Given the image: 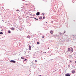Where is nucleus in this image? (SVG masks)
Segmentation results:
<instances>
[{
    "mask_svg": "<svg viewBox=\"0 0 76 76\" xmlns=\"http://www.w3.org/2000/svg\"><path fill=\"white\" fill-rule=\"evenodd\" d=\"M27 23H29V22H27Z\"/></svg>",
    "mask_w": 76,
    "mask_h": 76,
    "instance_id": "obj_43",
    "label": "nucleus"
},
{
    "mask_svg": "<svg viewBox=\"0 0 76 76\" xmlns=\"http://www.w3.org/2000/svg\"><path fill=\"white\" fill-rule=\"evenodd\" d=\"M3 31V30H1V31Z\"/></svg>",
    "mask_w": 76,
    "mask_h": 76,
    "instance_id": "obj_36",
    "label": "nucleus"
},
{
    "mask_svg": "<svg viewBox=\"0 0 76 76\" xmlns=\"http://www.w3.org/2000/svg\"><path fill=\"white\" fill-rule=\"evenodd\" d=\"M36 50H38V48H36Z\"/></svg>",
    "mask_w": 76,
    "mask_h": 76,
    "instance_id": "obj_23",
    "label": "nucleus"
},
{
    "mask_svg": "<svg viewBox=\"0 0 76 76\" xmlns=\"http://www.w3.org/2000/svg\"><path fill=\"white\" fill-rule=\"evenodd\" d=\"M37 44L38 45V41L37 42Z\"/></svg>",
    "mask_w": 76,
    "mask_h": 76,
    "instance_id": "obj_26",
    "label": "nucleus"
},
{
    "mask_svg": "<svg viewBox=\"0 0 76 76\" xmlns=\"http://www.w3.org/2000/svg\"><path fill=\"white\" fill-rule=\"evenodd\" d=\"M28 47L29 49V50H31V45H29Z\"/></svg>",
    "mask_w": 76,
    "mask_h": 76,
    "instance_id": "obj_4",
    "label": "nucleus"
},
{
    "mask_svg": "<svg viewBox=\"0 0 76 76\" xmlns=\"http://www.w3.org/2000/svg\"><path fill=\"white\" fill-rule=\"evenodd\" d=\"M35 42V40H34L33 41V42Z\"/></svg>",
    "mask_w": 76,
    "mask_h": 76,
    "instance_id": "obj_29",
    "label": "nucleus"
},
{
    "mask_svg": "<svg viewBox=\"0 0 76 76\" xmlns=\"http://www.w3.org/2000/svg\"><path fill=\"white\" fill-rule=\"evenodd\" d=\"M23 1H24V0H23Z\"/></svg>",
    "mask_w": 76,
    "mask_h": 76,
    "instance_id": "obj_40",
    "label": "nucleus"
},
{
    "mask_svg": "<svg viewBox=\"0 0 76 76\" xmlns=\"http://www.w3.org/2000/svg\"><path fill=\"white\" fill-rule=\"evenodd\" d=\"M7 10H9V9H7Z\"/></svg>",
    "mask_w": 76,
    "mask_h": 76,
    "instance_id": "obj_28",
    "label": "nucleus"
},
{
    "mask_svg": "<svg viewBox=\"0 0 76 76\" xmlns=\"http://www.w3.org/2000/svg\"><path fill=\"white\" fill-rule=\"evenodd\" d=\"M75 1H72V3H75Z\"/></svg>",
    "mask_w": 76,
    "mask_h": 76,
    "instance_id": "obj_22",
    "label": "nucleus"
},
{
    "mask_svg": "<svg viewBox=\"0 0 76 76\" xmlns=\"http://www.w3.org/2000/svg\"><path fill=\"white\" fill-rule=\"evenodd\" d=\"M45 53H46V52H45Z\"/></svg>",
    "mask_w": 76,
    "mask_h": 76,
    "instance_id": "obj_44",
    "label": "nucleus"
},
{
    "mask_svg": "<svg viewBox=\"0 0 76 76\" xmlns=\"http://www.w3.org/2000/svg\"><path fill=\"white\" fill-rule=\"evenodd\" d=\"M8 33H9V34H10V33H11V31H10L9 30L8 31Z\"/></svg>",
    "mask_w": 76,
    "mask_h": 76,
    "instance_id": "obj_7",
    "label": "nucleus"
},
{
    "mask_svg": "<svg viewBox=\"0 0 76 76\" xmlns=\"http://www.w3.org/2000/svg\"><path fill=\"white\" fill-rule=\"evenodd\" d=\"M23 60V61H26V60H27V59H25V60Z\"/></svg>",
    "mask_w": 76,
    "mask_h": 76,
    "instance_id": "obj_21",
    "label": "nucleus"
},
{
    "mask_svg": "<svg viewBox=\"0 0 76 76\" xmlns=\"http://www.w3.org/2000/svg\"><path fill=\"white\" fill-rule=\"evenodd\" d=\"M10 62L11 63H15L16 62L15 60H12L10 61Z\"/></svg>",
    "mask_w": 76,
    "mask_h": 76,
    "instance_id": "obj_1",
    "label": "nucleus"
},
{
    "mask_svg": "<svg viewBox=\"0 0 76 76\" xmlns=\"http://www.w3.org/2000/svg\"><path fill=\"white\" fill-rule=\"evenodd\" d=\"M46 23H47V22H46Z\"/></svg>",
    "mask_w": 76,
    "mask_h": 76,
    "instance_id": "obj_41",
    "label": "nucleus"
},
{
    "mask_svg": "<svg viewBox=\"0 0 76 76\" xmlns=\"http://www.w3.org/2000/svg\"><path fill=\"white\" fill-rule=\"evenodd\" d=\"M36 56H37V57H38V52L37 51L36 52Z\"/></svg>",
    "mask_w": 76,
    "mask_h": 76,
    "instance_id": "obj_2",
    "label": "nucleus"
},
{
    "mask_svg": "<svg viewBox=\"0 0 76 76\" xmlns=\"http://www.w3.org/2000/svg\"><path fill=\"white\" fill-rule=\"evenodd\" d=\"M34 19L35 20H38V19L37 18H34Z\"/></svg>",
    "mask_w": 76,
    "mask_h": 76,
    "instance_id": "obj_14",
    "label": "nucleus"
},
{
    "mask_svg": "<svg viewBox=\"0 0 76 76\" xmlns=\"http://www.w3.org/2000/svg\"><path fill=\"white\" fill-rule=\"evenodd\" d=\"M34 15H32V17L31 18H34Z\"/></svg>",
    "mask_w": 76,
    "mask_h": 76,
    "instance_id": "obj_12",
    "label": "nucleus"
},
{
    "mask_svg": "<svg viewBox=\"0 0 76 76\" xmlns=\"http://www.w3.org/2000/svg\"><path fill=\"white\" fill-rule=\"evenodd\" d=\"M43 19H45V17H44V14H43Z\"/></svg>",
    "mask_w": 76,
    "mask_h": 76,
    "instance_id": "obj_15",
    "label": "nucleus"
},
{
    "mask_svg": "<svg viewBox=\"0 0 76 76\" xmlns=\"http://www.w3.org/2000/svg\"><path fill=\"white\" fill-rule=\"evenodd\" d=\"M39 13H39V12H38V15H39Z\"/></svg>",
    "mask_w": 76,
    "mask_h": 76,
    "instance_id": "obj_27",
    "label": "nucleus"
},
{
    "mask_svg": "<svg viewBox=\"0 0 76 76\" xmlns=\"http://www.w3.org/2000/svg\"><path fill=\"white\" fill-rule=\"evenodd\" d=\"M29 15H32V14H31V13H29Z\"/></svg>",
    "mask_w": 76,
    "mask_h": 76,
    "instance_id": "obj_25",
    "label": "nucleus"
},
{
    "mask_svg": "<svg viewBox=\"0 0 76 76\" xmlns=\"http://www.w3.org/2000/svg\"><path fill=\"white\" fill-rule=\"evenodd\" d=\"M24 58L25 57H21V59H24Z\"/></svg>",
    "mask_w": 76,
    "mask_h": 76,
    "instance_id": "obj_17",
    "label": "nucleus"
},
{
    "mask_svg": "<svg viewBox=\"0 0 76 76\" xmlns=\"http://www.w3.org/2000/svg\"><path fill=\"white\" fill-rule=\"evenodd\" d=\"M71 52H73V48H71Z\"/></svg>",
    "mask_w": 76,
    "mask_h": 76,
    "instance_id": "obj_10",
    "label": "nucleus"
},
{
    "mask_svg": "<svg viewBox=\"0 0 76 76\" xmlns=\"http://www.w3.org/2000/svg\"><path fill=\"white\" fill-rule=\"evenodd\" d=\"M50 33L52 34H53V33H54V32L53 31H50Z\"/></svg>",
    "mask_w": 76,
    "mask_h": 76,
    "instance_id": "obj_8",
    "label": "nucleus"
},
{
    "mask_svg": "<svg viewBox=\"0 0 76 76\" xmlns=\"http://www.w3.org/2000/svg\"><path fill=\"white\" fill-rule=\"evenodd\" d=\"M0 28H1H1H2V27L1 26V27H0Z\"/></svg>",
    "mask_w": 76,
    "mask_h": 76,
    "instance_id": "obj_32",
    "label": "nucleus"
},
{
    "mask_svg": "<svg viewBox=\"0 0 76 76\" xmlns=\"http://www.w3.org/2000/svg\"><path fill=\"white\" fill-rule=\"evenodd\" d=\"M27 23H29V22H27Z\"/></svg>",
    "mask_w": 76,
    "mask_h": 76,
    "instance_id": "obj_42",
    "label": "nucleus"
},
{
    "mask_svg": "<svg viewBox=\"0 0 76 76\" xmlns=\"http://www.w3.org/2000/svg\"><path fill=\"white\" fill-rule=\"evenodd\" d=\"M2 21H3V22H4V20H2Z\"/></svg>",
    "mask_w": 76,
    "mask_h": 76,
    "instance_id": "obj_34",
    "label": "nucleus"
},
{
    "mask_svg": "<svg viewBox=\"0 0 76 76\" xmlns=\"http://www.w3.org/2000/svg\"><path fill=\"white\" fill-rule=\"evenodd\" d=\"M72 73H75V70H73L72 71Z\"/></svg>",
    "mask_w": 76,
    "mask_h": 76,
    "instance_id": "obj_13",
    "label": "nucleus"
},
{
    "mask_svg": "<svg viewBox=\"0 0 76 76\" xmlns=\"http://www.w3.org/2000/svg\"><path fill=\"white\" fill-rule=\"evenodd\" d=\"M66 76H70V75L69 74H65Z\"/></svg>",
    "mask_w": 76,
    "mask_h": 76,
    "instance_id": "obj_5",
    "label": "nucleus"
},
{
    "mask_svg": "<svg viewBox=\"0 0 76 76\" xmlns=\"http://www.w3.org/2000/svg\"><path fill=\"white\" fill-rule=\"evenodd\" d=\"M36 15L37 16H38V12H37V13H36Z\"/></svg>",
    "mask_w": 76,
    "mask_h": 76,
    "instance_id": "obj_19",
    "label": "nucleus"
},
{
    "mask_svg": "<svg viewBox=\"0 0 76 76\" xmlns=\"http://www.w3.org/2000/svg\"><path fill=\"white\" fill-rule=\"evenodd\" d=\"M39 19H42V17H39Z\"/></svg>",
    "mask_w": 76,
    "mask_h": 76,
    "instance_id": "obj_20",
    "label": "nucleus"
},
{
    "mask_svg": "<svg viewBox=\"0 0 76 76\" xmlns=\"http://www.w3.org/2000/svg\"><path fill=\"white\" fill-rule=\"evenodd\" d=\"M11 29V30H12V31H14L15 30V28L13 27H12L10 28Z\"/></svg>",
    "mask_w": 76,
    "mask_h": 76,
    "instance_id": "obj_3",
    "label": "nucleus"
},
{
    "mask_svg": "<svg viewBox=\"0 0 76 76\" xmlns=\"http://www.w3.org/2000/svg\"><path fill=\"white\" fill-rule=\"evenodd\" d=\"M75 63L76 64V61H75Z\"/></svg>",
    "mask_w": 76,
    "mask_h": 76,
    "instance_id": "obj_39",
    "label": "nucleus"
},
{
    "mask_svg": "<svg viewBox=\"0 0 76 76\" xmlns=\"http://www.w3.org/2000/svg\"><path fill=\"white\" fill-rule=\"evenodd\" d=\"M68 51H70V48H68Z\"/></svg>",
    "mask_w": 76,
    "mask_h": 76,
    "instance_id": "obj_18",
    "label": "nucleus"
},
{
    "mask_svg": "<svg viewBox=\"0 0 76 76\" xmlns=\"http://www.w3.org/2000/svg\"><path fill=\"white\" fill-rule=\"evenodd\" d=\"M31 24L29 23H28V24L27 25V26H30V25H31Z\"/></svg>",
    "mask_w": 76,
    "mask_h": 76,
    "instance_id": "obj_16",
    "label": "nucleus"
},
{
    "mask_svg": "<svg viewBox=\"0 0 76 76\" xmlns=\"http://www.w3.org/2000/svg\"><path fill=\"white\" fill-rule=\"evenodd\" d=\"M38 44H39V42H38Z\"/></svg>",
    "mask_w": 76,
    "mask_h": 76,
    "instance_id": "obj_37",
    "label": "nucleus"
},
{
    "mask_svg": "<svg viewBox=\"0 0 76 76\" xmlns=\"http://www.w3.org/2000/svg\"><path fill=\"white\" fill-rule=\"evenodd\" d=\"M64 33H66V31H64Z\"/></svg>",
    "mask_w": 76,
    "mask_h": 76,
    "instance_id": "obj_38",
    "label": "nucleus"
},
{
    "mask_svg": "<svg viewBox=\"0 0 76 76\" xmlns=\"http://www.w3.org/2000/svg\"><path fill=\"white\" fill-rule=\"evenodd\" d=\"M27 38H29L31 37H30L29 35H28V36H27Z\"/></svg>",
    "mask_w": 76,
    "mask_h": 76,
    "instance_id": "obj_9",
    "label": "nucleus"
},
{
    "mask_svg": "<svg viewBox=\"0 0 76 76\" xmlns=\"http://www.w3.org/2000/svg\"><path fill=\"white\" fill-rule=\"evenodd\" d=\"M3 33L2 32H0V35H3Z\"/></svg>",
    "mask_w": 76,
    "mask_h": 76,
    "instance_id": "obj_11",
    "label": "nucleus"
},
{
    "mask_svg": "<svg viewBox=\"0 0 76 76\" xmlns=\"http://www.w3.org/2000/svg\"><path fill=\"white\" fill-rule=\"evenodd\" d=\"M35 61L36 63H37V60H35Z\"/></svg>",
    "mask_w": 76,
    "mask_h": 76,
    "instance_id": "obj_24",
    "label": "nucleus"
},
{
    "mask_svg": "<svg viewBox=\"0 0 76 76\" xmlns=\"http://www.w3.org/2000/svg\"><path fill=\"white\" fill-rule=\"evenodd\" d=\"M35 27L36 28H37V27H38V24H36L35 26Z\"/></svg>",
    "mask_w": 76,
    "mask_h": 76,
    "instance_id": "obj_6",
    "label": "nucleus"
},
{
    "mask_svg": "<svg viewBox=\"0 0 76 76\" xmlns=\"http://www.w3.org/2000/svg\"><path fill=\"white\" fill-rule=\"evenodd\" d=\"M42 38H44V36H43V37H42Z\"/></svg>",
    "mask_w": 76,
    "mask_h": 76,
    "instance_id": "obj_33",
    "label": "nucleus"
},
{
    "mask_svg": "<svg viewBox=\"0 0 76 76\" xmlns=\"http://www.w3.org/2000/svg\"><path fill=\"white\" fill-rule=\"evenodd\" d=\"M17 12H18V11H19V10H17Z\"/></svg>",
    "mask_w": 76,
    "mask_h": 76,
    "instance_id": "obj_31",
    "label": "nucleus"
},
{
    "mask_svg": "<svg viewBox=\"0 0 76 76\" xmlns=\"http://www.w3.org/2000/svg\"><path fill=\"white\" fill-rule=\"evenodd\" d=\"M18 29H20V28H19V27H18Z\"/></svg>",
    "mask_w": 76,
    "mask_h": 76,
    "instance_id": "obj_35",
    "label": "nucleus"
},
{
    "mask_svg": "<svg viewBox=\"0 0 76 76\" xmlns=\"http://www.w3.org/2000/svg\"><path fill=\"white\" fill-rule=\"evenodd\" d=\"M26 6H27V5H28V4H25Z\"/></svg>",
    "mask_w": 76,
    "mask_h": 76,
    "instance_id": "obj_30",
    "label": "nucleus"
}]
</instances>
